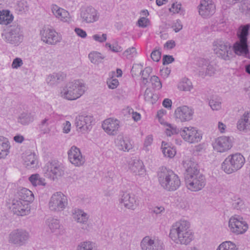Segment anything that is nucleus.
<instances>
[{
  "label": "nucleus",
  "instance_id": "f257e3e1",
  "mask_svg": "<svg viewBox=\"0 0 250 250\" xmlns=\"http://www.w3.org/2000/svg\"><path fill=\"white\" fill-rule=\"evenodd\" d=\"M186 170L185 182L187 188L192 191L201 190L206 185L205 176L200 172L197 163L191 160L183 162Z\"/></svg>",
  "mask_w": 250,
  "mask_h": 250
},
{
  "label": "nucleus",
  "instance_id": "f03ea898",
  "mask_svg": "<svg viewBox=\"0 0 250 250\" xmlns=\"http://www.w3.org/2000/svg\"><path fill=\"white\" fill-rule=\"evenodd\" d=\"M189 228L188 221L179 220L172 225L169 236L176 243L187 245L193 239V234Z\"/></svg>",
  "mask_w": 250,
  "mask_h": 250
},
{
  "label": "nucleus",
  "instance_id": "7ed1b4c3",
  "mask_svg": "<svg viewBox=\"0 0 250 250\" xmlns=\"http://www.w3.org/2000/svg\"><path fill=\"white\" fill-rule=\"evenodd\" d=\"M158 179L161 187L167 191H175L181 185L179 176L173 170L162 167L158 172Z\"/></svg>",
  "mask_w": 250,
  "mask_h": 250
},
{
  "label": "nucleus",
  "instance_id": "20e7f679",
  "mask_svg": "<svg viewBox=\"0 0 250 250\" xmlns=\"http://www.w3.org/2000/svg\"><path fill=\"white\" fill-rule=\"evenodd\" d=\"M85 84L81 80H75L67 83L61 90L60 96L69 101L80 98L86 90Z\"/></svg>",
  "mask_w": 250,
  "mask_h": 250
},
{
  "label": "nucleus",
  "instance_id": "39448f33",
  "mask_svg": "<svg viewBox=\"0 0 250 250\" xmlns=\"http://www.w3.org/2000/svg\"><path fill=\"white\" fill-rule=\"evenodd\" d=\"M245 163L244 157L239 153L229 155L222 163V170L230 174L241 169Z\"/></svg>",
  "mask_w": 250,
  "mask_h": 250
},
{
  "label": "nucleus",
  "instance_id": "423d86ee",
  "mask_svg": "<svg viewBox=\"0 0 250 250\" xmlns=\"http://www.w3.org/2000/svg\"><path fill=\"white\" fill-rule=\"evenodd\" d=\"M212 50L217 57L225 61L230 60L233 56L230 43L222 39H217L213 42Z\"/></svg>",
  "mask_w": 250,
  "mask_h": 250
},
{
  "label": "nucleus",
  "instance_id": "0eeeda50",
  "mask_svg": "<svg viewBox=\"0 0 250 250\" xmlns=\"http://www.w3.org/2000/svg\"><path fill=\"white\" fill-rule=\"evenodd\" d=\"M2 37L7 43L18 46L23 40V33L20 26L14 25L7 27V29L2 34Z\"/></svg>",
  "mask_w": 250,
  "mask_h": 250
},
{
  "label": "nucleus",
  "instance_id": "6e6552de",
  "mask_svg": "<svg viewBox=\"0 0 250 250\" xmlns=\"http://www.w3.org/2000/svg\"><path fill=\"white\" fill-rule=\"evenodd\" d=\"M30 238L29 232L23 229H15L11 231L8 235L7 241L11 245L17 247L25 246Z\"/></svg>",
  "mask_w": 250,
  "mask_h": 250
},
{
  "label": "nucleus",
  "instance_id": "1a4fd4ad",
  "mask_svg": "<svg viewBox=\"0 0 250 250\" xmlns=\"http://www.w3.org/2000/svg\"><path fill=\"white\" fill-rule=\"evenodd\" d=\"M68 204L67 197L61 192H56L51 196L48 208L51 211L60 212L63 210Z\"/></svg>",
  "mask_w": 250,
  "mask_h": 250
},
{
  "label": "nucleus",
  "instance_id": "9d476101",
  "mask_svg": "<svg viewBox=\"0 0 250 250\" xmlns=\"http://www.w3.org/2000/svg\"><path fill=\"white\" fill-rule=\"evenodd\" d=\"M197 65L199 75L202 77L212 76L215 74L217 70V65L215 63L208 59H199Z\"/></svg>",
  "mask_w": 250,
  "mask_h": 250
},
{
  "label": "nucleus",
  "instance_id": "9b49d317",
  "mask_svg": "<svg viewBox=\"0 0 250 250\" xmlns=\"http://www.w3.org/2000/svg\"><path fill=\"white\" fill-rule=\"evenodd\" d=\"M229 228L231 232L237 235L241 234L248 230V225L242 217L234 215L229 218Z\"/></svg>",
  "mask_w": 250,
  "mask_h": 250
},
{
  "label": "nucleus",
  "instance_id": "f8f14e48",
  "mask_svg": "<svg viewBox=\"0 0 250 250\" xmlns=\"http://www.w3.org/2000/svg\"><path fill=\"white\" fill-rule=\"evenodd\" d=\"M180 135L185 141L189 144L198 143L202 138L201 133L192 126L183 127L180 131Z\"/></svg>",
  "mask_w": 250,
  "mask_h": 250
},
{
  "label": "nucleus",
  "instance_id": "ddd939ff",
  "mask_svg": "<svg viewBox=\"0 0 250 250\" xmlns=\"http://www.w3.org/2000/svg\"><path fill=\"white\" fill-rule=\"evenodd\" d=\"M42 40L46 44L55 45L62 41L61 35L54 29L45 27L41 31Z\"/></svg>",
  "mask_w": 250,
  "mask_h": 250
},
{
  "label": "nucleus",
  "instance_id": "4468645a",
  "mask_svg": "<svg viewBox=\"0 0 250 250\" xmlns=\"http://www.w3.org/2000/svg\"><path fill=\"white\" fill-rule=\"evenodd\" d=\"M93 122V118L91 115H79L75 118V125L78 131L85 133L91 129Z\"/></svg>",
  "mask_w": 250,
  "mask_h": 250
},
{
  "label": "nucleus",
  "instance_id": "2eb2a0df",
  "mask_svg": "<svg viewBox=\"0 0 250 250\" xmlns=\"http://www.w3.org/2000/svg\"><path fill=\"white\" fill-rule=\"evenodd\" d=\"M140 246L142 250H165L161 240L149 236L143 238Z\"/></svg>",
  "mask_w": 250,
  "mask_h": 250
},
{
  "label": "nucleus",
  "instance_id": "dca6fc26",
  "mask_svg": "<svg viewBox=\"0 0 250 250\" xmlns=\"http://www.w3.org/2000/svg\"><path fill=\"white\" fill-rule=\"evenodd\" d=\"M9 208L14 214L21 216L28 214L30 210L29 203L17 197L13 199Z\"/></svg>",
  "mask_w": 250,
  "mask_h": 250
},
{
  "label": "nucleus",
  "instance_id": "f3484780",
  "mask_svg": "<svg viewBox=\"0 0 250 250\" xmlns=\"http://www.w3.org/2000/svg\"><path fill=\"white\" fill-rule=\"evenodd\" d=\"M44 171L46 176L54 180L63 174L64 168L61 164L54 161L47 163Z\"/></svg>",
  "mask_w": 250,
  "mask_h": 250
},
{
  "label": "nucleus",
  "instance_id": "a211bd4d",
  "mask_svg": "<svg viewBox=\"0 0 250 250\" xmlns=\"http://www.w3.org/2000/svg\"><path fill=\"white\" fill-rule=\"evenodd\" d=\"M212 146L216 151L224 153L232 147V142L229 137L223 136L215 139L212 143Z\"/></svg>",
  "mask_w": 250,
  "mask_h": 250
},
{
  "label": "nucleus",
  "instance_id": "6ab92c4d",
  "mask_svg": "<svg viewBox=\"0 0 250 250\" xmlns=\"http://www.w3.org/2000/svg\"><path fill=\"white\" fill-rule=\"evenodd\" d=\"M102 126L104 130L110 136L116 135L121 127V123L117 119L109 118L104 120Z\"/></svg>",
  "mask_w": 250,
  "mask_h": 250
},
{
  "label": "nucleus",
  "instance_id": "aec40b11",
  "mask_svg": "<svg viewBox=\"0 0 250 250\" xmlns=\"http://www.w3.org/2000/svg\"><path fill=\"white\" fill-rule=\"evenodd\" d=\"M99 16V12L92 6L83 7L81 9L80 17L83 21L86 23H92L97 21Z\"/></svg>",
  "mask_w": 250,
  "mask_h": 250
},
{
  "label": "nucleus",
  "instance_id": "412c9836",
  "mask_svg": "<svg viewBox=\"0 0 250 250\" xmlns=\"http://www.w3.org/2000/svg\"><path fill=\"white\" fill-rule=\"evenodd\" d=\"M67 154L70 162L76 167H81L85 163V157L82 155L80 149L75 146L70 148Z\"/></svg>",
  "mask_w": 250,
  "mask_h": 250
},
{
  "label": "nucleus",
  "instance_id": "4be33fe9",
  "mask_svg": "<svg viewBox=\"0 0 250 250\" xmlns=\"http://www.w3.org/2000/svg\"><path fill=\"white\" fill-rule=\"evenodd\" d=\"M193 110L188 106L183 105L177 107L174 112V117L176 121L185 122L192 119Z\"/></svg>",
  "mask_w": 250,
  "mask_h": 250
},
{
  "label": "nucleus",
  "instance_id": "5701e85b",
  "mask_svg": "<svg viewBox=\"0 0 250 250\" xmlns=\"http://www.w3.org/2000/svg\"><path fill=\"white\" fill-rule=\"evenodd\" d=\"M215 5L211 0H202L198 6L200 15L204 18L212 16L215 12Z\"/></svg>",
  "mask_w": 250,
  "mask_h": 250
},
{
  "label": "nucleus",
  "instance_id": "b1692460",
  "mask_svg": "<svg viewBox=\"0 0 250 250\" xmlns=\"http://www.w3.org/2000/svg\"><path fill=\"white\" fill-rule=\"evenodd\" d=\"M126 208L134 210L139 205V200L135 194L127 192H124L120 201Z\"/></svg>",
  "mask_w": 250,
  "mask_h": 250
},
{
  "label": "nucleus",
  "instance_id": "393cba45",
  "mask_svg": "<svg viewBox=\"0 0 250 250\" xmlns=\"http://www.w3.org/2000/svg\"><path fill=\"white\" fill-rule=\"evenodd\" d=\"M50 9L52 15L59 21L64 22H69L71 21L69 12L64 9L57 4H52L50 6Z\"/></svg>",
  "mask_w": 250,
  "mask_h": 250
},
{
  "label": "nucleus",
  "instance_id": "a878e982",
  "mask_svg": "<svg viewBox=\"0 0 250 250\" xmlns=\"http://www.w3.org/2000/svg\"><path fill=\"white\" fill-rule=\"evenodd\" d=\"M115 145L120 150L129 151L132 148L130 139L123 134L118 135L114 140Z\"/></svg>",
  "mask_w": 250,
  "mask_h": 250
},
{
  "label": "nucleus",
  "instance_id": "bb28decb",
  "mask_svg": "<svg viewBox=\"0 0 250 250\" xmlns=\"http://www.w3.org/2000/svg\"><path fill=\"white\" fill-rule=\"evenodd\" d=\"M232 49L236 55L250 58L248 41L239 40L233 44Z\"/></svg>",
  "mask_w": 250,
  "mask_h": 250
},
{
  "label": "nucleus",
  "instance_id": "cd10ccee",
  "mask_svg": "<svg viewBox=\"0 0 250 250\" xmlns=\"http://www.w3.org/2000/svg\"><path fill=\"white\" fill-rule=\"evenodd\" d=\"M24 165L28 168H37L38 165L37 156L30 151H27L22 156Z\"/></svg>",
  "mask_w": 250,
  "mask_h": 250
},
{
  "label": "nucleus",
  "instance_id": "c85d7f7f",
  "mask_svg": "<svg viewBox=\"0 0 250 250\" xmlns=\"http://www.w3.org/2000/svg\"><path fill=\"white\" fill-rule=\"evenodd\" d=\"M237 127L240 131L250 130V112H245L238 121Z\"/></svg>",
  "mask_w": 250,
  "mask_h": 250
},
{
  "label": "nucleus",
  "instance_id": "c756f323",
  "mask_svg": "<svg viewBox=\"0 0 250 250\" xmlns=\"http://www.w3.org/2000/svg\"><path fill=\"white\" fill-rule=\"evenodd\" d=\"M36 117L34 112L25 111L22 112L18 118V123L22 125H28L32 123Z\"/></svg>",
  "mask_w": 250,
  "mask_h": 250
},
{
  "label": "nucleus",
  "instance_id": "7c9ffc66",
  "mask_svg": "<svg viewBox=\"0 0 250 250\" xmlns=\"http://www.w3.org/2000/svg\"><path fill=\"white\" fill-rule=\"evenodd\" d=\"M17 194L18 197L17 198L28 203L33 201L34 199L32 192L25 188H20Z\"/></svg>",
  "mask_w": 250,
  "mask_h": 250
},
{
  "label": "nucleus",
  "instance_id": "2f4dec72",
  "mask_svg": "<svg viewBox=\"0 0 250 250\" xmlns=\"http://www.w3.org/2000/svg\"><path fill=\"white\" fill-rule=\"evenodd\" d=\"M54 115H50L46 116L39 125V128L43 134L48 133L50 131L49 125L55 122Z\"/></svg>",
  "mask_w": 250,
  "mask_h": 250
},
{
  "label": "nucleus",
  "instance_id": "473e14b6",
  "mask_svg": "<svg viewBox=\"0 0 250 250\" xmlns=\"http://www.w3.org/2000/svg\"><path fill=\"white\" fill-rule=\"evenodd\" d=\"M141 69L140 73L142 75V83L146 85L147 82V78L152 72V68L150 67H146L143 70L139 65H135L132 66L131 72L132 75L136 74V69Z\"/></svg>",
  "mask_w": 250,
  "mask_h": 250
},
{
  "label": "nucleus",
  "instance_id": "72a5a7b5",
  "mask_svg": "<svg viewBox=\"0 0 250 250\" xmlns=\"http://www.w3.org/2000/svg\"><path fill=\"white\" fill-rule=\"evenodd\" d=\"M10 145L9 141L3 137H0V159H4L9 154Z\"/></svg>",
  "mask_w": 250,
  "mask_h": 250
},
{
  "label": "nucleus",
  "instance_id": "f704fd0d",
  "mask_svg": "<svg viewBox=\"0 0 250 250\" xmlns=\"http://www.w3.org/2000/svg\"><path fill=\"white\" fill-rule=\"evenodd\" d=\"M48 228L53 233H57L59 231H63L62 227L60 224V221L57 219L54 218H49L46 222Z\"/></svg>",
  "mask_w": 250,
  "mask_h": 250
},
{
  "label": "nucleus",
  "instance_id": "c9c22d12",
  "mask_svg": "<svg viewBox=\"0 0 250 250\" xmlns=\"http://www.w3.org/2000/svg\"><path fill=\"white\" fill-rule=\"evenodd\" d=\"M130 170L136 175H141L144 170V165L142 161L139 160H135L129 164Z\"/></svg>",
  "mask_w": 250,
  "mask_h": 250
},
{
  "label": "nucleus",
  "instance_id": "e433bc0d",
  "mask_svg": "<svg viewBox=\"0 0 250 250\" xmlns=\"http://www.w3.org/2000/svg\"><path fill=\"white\" fill-rule=\"evenodd\" d=\"M64 76L62 73H53L49 75L46 78V82L50 85H54L63 81Z\"/></svg>",
  "mask_w": 250,
  "mask_h": 250
},
{
  "label": "nucleus",
  "instance_id": "4c0bfd02",
  "mask_svg": "<svg viewBox=\"0 0 250 250\" xmlns=\"http://www.w3.org/2000/svg\"><path fill=\"white\" fill-rule=\"evenodd\" d=\"M73 217L78 223L85 224L88 221L89 216L83 210L75 209Z\"/></svg>",
  "mask_w": 250,
  "mask_h": 250
},
{
  "label": "nucleus",
  "instance_id": "58836bf2",
  "mask_svg": "<svg viewBox=\"0 0 250 250\" xmlns=\"http://www.w3.org/2000/svg\"><path fill=\"white\" fill-rule=\"evenodd\" d=\"M76 250H97V248L95 243L86 240L80 242Z\"/></svg>",
  "mask_w": 250,
  "mask_h": 250
},
{
  "label": "nucleus",
  "instance_id": "ea45409f",
  "mask_svg": "<svg viewBox=\"0 0 250 250\" xmlns=\"http://www.w3.org/2000/svg\"><path fill=\"white\" fill-rule=\"evenodd\" d=\"M13 16L8 10L0 11V24L7 25L13 20Z\"/></svg>",
  "mask_w": 250,
  "mask_h": 250
},
{
  "label": "nucleus",
  "instance_id": "a19ab883",
  "mask_svg": "<svg viewBox=\"0 0 250 250\" xmlns=\"http://www.w3.org/2000/svg\"><path fill=\"white\" fill-rule=\"evenodd\" d=\"M29 180L33 186H45V179L42 178L39 174L31 175L29 177Z\"/></svg>",
  "mask_w": 250,
  "mask_h": 250
},
{
  "label": "nucleus",
  "instance_id": "79ce46f5",
  "mask_svg": "<svg viewBox=\"0 0 250 250\" xmlns=\"http://www.w3.org/2000/svg\"><path fill=\"white\" fill-rule=\"evenodd\" d=\"M250 28V25L248 24L239 27L237 32V35L239 40L248 41V36L249 34V30Z\"/></svg>",
  "mask_w": 250,
  "mask_h": 250
},
{
  "label": "nucleus",
  "instance_id": "37998d69",
  "mask_svg": "<svg viewBox=\"0 0 250 250\" xmlns=\"http://www.w3.org/2000/svg\"><path fill=\"white\" fill-rule=\"evenodd\" d=\"M216 250H238L236 245L230 241H226L221 243Z\"/></svg>",
  "mask_w": 250,
  "mask_h": 250
},
{
  "label": "nucleus",
  "instance_id": "c03bdc74",
  "mask_svg": "<svg viewBox=\"0 0 250 250\" xmlns=\"http://www.w3.org/2000/svg\"><path fill=\"white\" fill-rule=\"evenodd\" d=\"M178 87L181 90L188 91L192 88V84L189 79L184 78L179 83Z\"/></svg>",
  "mask_w": 250,
  "mask_h": 250
},
{
  "label": "nucleus",
  "instance_id": "a18cd8bd",
  "mask_svg": "<svg viewBox=\"0 0 250 250\" xmlns=\"http://www.w3.org/2000/svg\"><path fill=\"white\" fill-rule=\"evenodd\" d=\"M167 146V145L164 144V142H162V149L163 153L165 157L168 158H173L176 154L175 150L173 148Z\"/></svg>",
  "mask_w": 250,
  "mask_h": 250
},
{
  "label": "nucleus",
  "instance_id": "49530a36",
  "mask_svg": "<svg viewBox=\"0 0 250 250\" xmlns=\"http://www.w3.org/2000/svg\"><path fill=\"white\" fill-rule=\"evenodd\" d=\"M88 58L92 63L98 64L102 62L104 57H103L100 53L97 52H93L90 53L88 55Z\"/></svg>",
  "mask_w": 250,
  "mask_h": 250
},
{
  "label": "nucleus",
  "instance_id": "de8ad7c7",
  "mask_svg": "<svg viewBox=\"0 0 250 250\" xmlns=\"http://www.w3.org/2000/svg\"><path fill=\"white\" fill-rule=\"evenodd\" d=\"M209 104L213 110H218L221 108V102L220 98L217 97H213L209 102Z\"/></svg>",
  "mask_w": 250,
  "mask_h": 250
},
{
  "label": "nucleus",
  "instance_id": "09e8293b",
  "mask_svg": "<svg viewBox=\"0 0 250 250\" xmlns=\"http://www.w3.org/2000/svg\"><path fill=\"white\" fill-rule=\"evenodd\" d=\"M239 10L243 14L248 16L249 14H250V1L245 0L241 2L239 5Z\"/></svg>",
  "mask_w": 250,
  "mask_h": 250
},
{
  "label": "nucleus",
  "instance_id": "8fccbe9b",
  "mask_svg": "<svg viewBox=\"0 0 250 250\" xmlns=\"http://www.w3.org/2000/svg\"><path fill=\"white\" fill-rule=\"evenodd\" d=\"M169 10L173 14L179 13L180 14H184V10L182 7L181 4L177 2L173 3Z\"/></svg>",
  "mask_w": 250,
  "mask_h": 250
},
{
  "label": "nucleus",
  "instance_id": "3c124183",
  "mask_svg": "<svg viewBox=\"0 0 250 250\" xmlns=\"http://www.w3.org/2000/svg\"><path fill=\"white\" fill-rule=\"evenodd\" d=\"M16 9L19 14L25 13L28 10V6L27 2L24 0L19 2Z\"/></svg>",
  "mask_w": 250,
  "mask_h": 250
},
{
  "label": "nucleus",
  "instance_id": "603ef678",
  "mask_svg": "<svg viewBox=\"0 0 250 250\" xmlns=\"http://www.w3.org/2000/svg\"><path fill=\"white\" fill-rule=\"evenodd\" d=\"M150 82L153 88L159 90L162 88V83L157 76L155 75L152 76L150 79Z\"/></svg>",
  "mask_w": 250,
  "mask_h": 250
},
{
  "label": "nucleus",
  "instance_id": "864d4df0",
  "mask_svg": "<svg viewBox=\"0 0 250 250\" xmlns=\"http://www.w3.org/2000/svg\"><path fill=\"white\" fill-rule=\"evenodd\" d=\"M108 87L110 89H115L119 84L118 80L113 77L109 78L106 81Z\"/></svg>",
  "mask_w": 250,
  "mask_h": 250
},
{
  "label": "nucleus",
  "instance_id": "5fc2aeb1",
  "mask_svg": "<svg viewBox=\"0 0 250 250\" xmlns=\"http://www.w3.org/2000/svg\"><path fill=\"white\" fill-rule=\"evenodd\" d=\"M153 137L152 135H148L145 138L143 149L145 150L146 152L149 151L148 146H149L153 142Z\"/></svg>",
  "mask_w": 250,
  "mask_h": 250
},
{
  "label": "nucleus",
  "instance_id": "6e6d98bb",
  "mask_svg": "<svg viewBox=\"0 0 250 250\" xmlns=\"http://www.w3.org/2000/svg\"><path fill=\"white\" fill-rule=\"evenodd\" d=\"M137 54L136 49L135 47H132L127 49L124 52V55L127 58H131L135 56Z\"/></svg>",
  "mask_w": 250,
  "mask_h": 250
},
{
  "label": "nucleus",
  "instance_id": "4d7b16f0",
  "mask_svg": "<svg viewBox=\"0 0 250 250\" xmlns=\"http://www.w3.org/2000/svg\"><path fill=\"white\" fill-rule=\"evenodd\" d=\"M166 133L167 136H170L171 135L177 133V128L175 125L167 124V128L166 129Z\"/></svg>",
  "mask_w": 250,
  "mask_h": 250
},
{
  "label": "nucleus",
  "instance_id": "13d9d810",
  "mask_svg": "<svg viewBox=\"0 0 250 250\" xmlns=\"http://www.w3.org/2000/svg\"><path fill=\"white\" fill-rule=\"evenodd\" d=\"M105 46L106 48H109L110 50L114 52H119L122 50V47L116 43L112 45L109 43H106Z\"/></svg>",
  "mask_w": 250,
  "mask_h": 250
},
{
  "label": "nucleus",
  "instance_id": "bf43d9fd",
  "mask_svg": "<svg viewBox=\"0 0 250 250\" xmlns=\"http://www.w3.org/2000/svg\"><path fill=\"white\" fill-rule=\"evenodd\" d=\"M92 38L94 40L100 43L104 42L107 39V35L106 34H95L93 35Z\"/></svg>",
  "mask_w": 250,
  "mask_h": 250
},
{
  "label": "nucleus",
  "instance_id": "052dcab7",
  "mask_svg": "<svg viewBox=\"0 0 250 250\" xmlns=\"http://www.w3.org/2000/svg\"><path fill=\"white\" fill-rule=\"evenodd\" d=\"M165 212V208L162 206H155L151 208V212L159 215L162 214Z\"/></svg>",
  "mask_w": 250,
  "mask_h": 250
},
{
  "label": "nucleus",
  "instance_id": "680f3d73",
  "mask_svg": "<svg viewBox=\"0 0 250 250\" xmlns=\"http://www.w3.org/2000/svg\"><path fill=\"white\" fill-rule=\"evenodd\" d=\"M244 201L240 198H238L234 200L232 203L233 208L237 209H241L243 208L244 207Z\"/></svg>",
  "mask_w": 250,
  "mask_h": 250
},
{
  "label": "nucleus",
  "instance_id": "e2e57ef3",
  "mask_svg": "<svg viewBox=\"0 0 250 250\" xmlns=\"http://www.w3.org/2000/svg\"><path fill=\"white\" fill-rule=\"evenodd\" d=\"M149 24V21L148 19L145 17H142L138 21V24L139 27L145 28L147 27Z\"/></svg>",
  "mask_w": 250,
  "mask_h": 250
},
{
  "label": "nucleus",
  "instance_id": "0e129e2a",
  "mask_svg": "<svg viewBox=\"0 0 250 250\" xmlns=\"http://www.w3.org/2000/svg\"><path fill=\"white\" fill-rule=\"evenodd\" d=\"M172 28L173 29L175 32H178L180 31L183 28V25L181 21L179 20H177L175 21H174L172 25Z\"/></svg>",
  "mask_w": 250,
  "mask_h": 250
},
{
  "label": "nucleus",
  "instance_id": "69168bd1",
  "mask_svg": "<svg viewBox=\"0 0 250 250\" xmlns=\"http://www.w3.org/2000/svg\"><path fill=\"white\" fill-rule=\"evenodd\" d=\"M23 64L22 60L20 58L14 59L11 66L14 69H17Z\"/></svg>",
  "mask_w": 250,
  "mask_h": 250
},
{
  "label": "nucleus",
  "instance_id": "338daca9",
  "mask_svg": "<svg viewBox=\"0 0 250 250\" xmlns=\"http://www.w3.org/2000/svg\"><path fill=\"white\" fill-rule=\"evenodd\" d=\"M153 97V93L150 88H146L144 93V98L146 101L150 102Z\"/></svg>",
  "mask_w": 250,
  "mask_h": 250
},
{
  "label": "nucleus",
  "instance_id": "774afa93",
  "mask_svg": "<svg viewBox=\"0 0 250 250\" xmlns=\"http://www.w3.org/2000/svg\"><path fill=\"white\" fill-rule=\"evenodd\" d=\"M151 59L155 62H158L161 58V52L159 50H154L151 54Z\"/></svg>",
  "mask_w": 250,
  "mask_h": 250
}]
</instances>
